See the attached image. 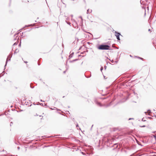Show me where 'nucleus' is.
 I'll return each mask as SVG.
<instances>
[{
	"label": "nucleus",
	"instance_id": "nucleus-16",
	"mask_svg": "<svg viewBox=\"0 0 156 156\" xmlns=\"http://www.w3.org/2000/svg\"><path fill=\"white\" fill-rule=\"evenodd\" d=\"M76 127H77V128H78V127H79V126H78V124H77V125H76Z\"/></svg>",
	"mask_w": 156,
	"mask_h": 156
},
{
	"label": "nucleus",
	"instance_id": "nucleus-13",
	"mask_svg": "<svg viewBox=\"0 0 156 156\" xmlns=\"http://www.w3.org/2000/svg\"><path fill=\"white\" fill-rule=\"evenodd\" d=\"M17 37H16V39H15V40H16V39H17V40L18 39V38H17Z\"/></svg>",
	"mask_w": 156,
	"mask_h": 156
},
{
	"label": "nucleus",
	"instance_id": "nucleus-21",
	"mask_svg": "<svg viewBox=\"0 0 156 156\" xmlns=\"http://www.w3.org/2000/svg\"><path fill=\"white\" fill-rule=\"evenodd\" d=\"M24 62L26 63H27V61H24Z\"/></svg>",
	"mask_w": 156,
	"mask_h": 156
},
{
	"label": "nucleus",
	"instance_id": "nucleus-7",
	"mask_svg": "<svg viewBox=\"0 0 156 156\" xmlns=\"http://www.w3.org/2000/svg\"><path fill=\"white\" fill-rule=\"evenodd\" d=\"M77 59H75L73 60L72 61H71V62H73L75 61H77Z\"/></svg>",
	"mask_w": 156,
	"mask_h": 156
},
{
	"label": "nucleus",
	"instance_id": "nucleus-3",
	"mask_svg": "<svg viewBox=\"0 0 156 156\" xmlns=\"http://www.w3.org/2000/svg\"><path fill=\"white\" fill-rule=\"evenodd\" d=\"M12 56V54H10L7 57V59H6V64H5V66H6V64L7 63V62L8 61V59L9 58V60H10V58H11Z\"/></svg>",
	"mask_w": 156,
	"mask_h": 156
},
{
	"label": "nucleus",
	"instance_id": "nucleus-15",
	"mask_svg": "<svg viewBox=\"0 0 156 156\" xmlns=\"http://www.w3.org/2000/svg\"><path fill=\"white\" fill-rule=\"evenodd\" d=\"M40 101H41V102H44V101H43V100H40Z\"/></svg>",
	"mask_w": 156,
	"mask_h": 156
},
{
	"label": "nucleus",
	"instance_id": "nucleus-18",
	"mask_svg": "<svg viewBox=\"0 0 156 156\" xmlns=\"http://www.w3.org/2000/svg\"><path fill=\"white\" fill-rule=\"evenodd\" d=\"M70 16H71L72 17H73V15H71Z\"/></svg>",
	"mask_w": 156,
	"mask_h": 156
},
{
	"label": "nucleus",
	"instance_id": "nucleus-17",
	"mask_svg": "<svg viewBox=\"0 0 156 156\" xmlns=\"http://www.w3.org/2000/svg\"><path fill=\"white\" fill-rule=\"evenodd\" d=\"M12 123H13L12 122H11L10 124V125L11 126V124H12Z\"/></svg>",
	"mask_w": 156,
	"mask_h": 156
},
{
	"label": "nucleus",
	"instance_id": "nucleus-22",
	"mask_svg": "<svg viewBox=\"0 0 156 156\" xmlns=\"http://www.w3.org/2000/svg\"><path fill=\"white\" fill-rule=\"evenodd\" d=\"M17 148L18 149V150H19L20 149V147H17Z\"/></svg>",
	"mask_w": 156,
	"mask_h": 156
},
{
	"label": "nucleus",
	"instance_id": "nucleus-29",
	"mask_svg": "<svg viewBox=\"0 0 156 156\" xmlns=\"http://www.w3.org/2000/svg\"><path fill=\"white\" fill-rule=\"evenodd\" d=\"M17 51V49H16V51H15L16 52V51Z\"/></svg>",
	"mask_w": 156,
	"mask_h": 156
},
{
	"label": "nucleus",
	"instance_id": "nucleus-1",
	"mask_svg": "<svg viewBox=\"0 0 156 156\" xmlns=\"http://www.w3.org/2000/svg\"><path fill=\"white\" fill-rule=\"evenodd\" d=\"M110 47L108 45L101 44L98 47V48L99 50H109Z\"/></svg>",
	"mask_w": 156,
	"mask_h": 156
},
{
	"label": "nucleus",
	"instance_id": "nucleus-10",
	"mask_svg": "<svg viewBox=\"0 0 156 156\" xmlns=\"http://www.w3.org/2000/svg\"><path fill=\"white\" fill-rule=\"evenodd\" d=\"M97 105H99V106H101V105H100L101 104H100V103H99V102H98V103H97Z\"/></svg>",
	"mask_w": 156,
	"mask_h": 156
},
{
	"label": "nucleus",
	"instance_id": "nucleus-27",
	"mask_svg": "<svg viewBox=\"0 0 156 156\" xmlns=\"http://www.w3.org/2000/svg\"><path fill=\"white\" fill-rule=\"evenodd\" d=\"M112 62H113V60H112Z\"/></svg>",
	"mask_w": 156,
	"mask_h": 156
},
{
	"label": "nucleus",
	"instance_id": "nucleus-31",
	"mask_svg": "<svg viewBox=\"0 0 156 156\" xmlns=\"http://www.w3.org/2000/svg\"><path fill=\"white\" fill-rule=\"evenodd\" d=\"M45 106H47V105H45Z\"/></svg>",
	"mask_w": 156,
	"mask_h": 156
},
{
	"label": "nucleus",
	"instance_id": "nucleus-20",
	"mask_svg": "<svg viewBox=\"0 0 156 156\" xmlns=\"http://www.w3.org/2000/svg\"><path fill=\"white\" fill-rule=\"evenodd\" d=\"M106 67H106V66H105V69H106Z\"/></svg>",
	"mask_w": 156,
	"mask_h": 156
},
{
	"label": "nucleus",
	"instance_id": "nucleus-12",
	"mask_svg": "<svg viewBox=\"0 0 156 156\" xmlns=\"http://www.w3.org/2000/svg\"><path fill=\"white\" fill-rule=\"evenodd\" d=\"M132 119H133V118H129V120H131Z\"/></svg>",
	"mask_w": 156,
	"mask_h": 156
},
{
	"label": "nucleus",
	"instance_id": "nucleus-6",
	"mask_svg": "<svg viewBox=\"0 0 156 156\" xmlns=\"http://www.w3.org/2000/svg\"><path fill=\"white\" fill-rule=\"evenodd\" d=\"M32 26H33L32 25L30 24V25H26V27H29Z\"/></svg>",
	"mask_w": 156,
	"mask_h": 156
},
{
	"label": "nucleus",
	"instance_id": "nucleus-23",
	"mask_svg": "<svg viewBox=\"0 0 156 156\" xmlns=\"http://www.w3.org/2000/svg\"><path fill=\"white\" fill-rule=\"evenodd\" d=\"M148 31H151V30L150 29H149L148 30Z\"/></svg>",
	"mask_w": 156,
	"mask_h": 156
},
{
	"label": "nucleus",
	"instance_id": "nucleus-25",
	"mask_svg": "<svg viewBox=\"0 0 156 156\" xmlns=\"http://www.w3.org/2000/svg\"><path fill=\"white\" fill-rule=\"evenodd\" d=\"M16 53V51H15L14 52V54H15V53Z\"/></svg>",
	"mask_w": 156,
	"mask_h": 156
},
{
	"label": "nucleus",
	"instance_id": "nucleus-28",
	"mask_svg": "<svg viewBox=\"0 0 156 156\" xmlns=\"http://www.w3.org/2000/svg\"><path fill=\"white\" fill-rule=\"evenodd\" d=\"M65 72H66V71H64V72H63V73H65Z\"/></svg>",
	"mask_w": 156,
	"mask_h": 156
},
{
	"label": "nucleus",
	"instance_id": "nucleus-26",
	"mask_svg": "<svg viewBox=\"0 0 156 156\" xmlns=\"http://www.w3.org/2000/svg\"><path fill=\"white\" fill-rule=\"evenodd\" d=\"M154 137H156V136H155V135H154Z\"/></svg>",
	"mask_w": 156,
	"mask_h": 156
},
{
	"label": "nucleus",
	"instance_id": "nucleus-11",
	"mask_svg": "<svg viewBox=\"0 0 156 156\" xmlns=\"http://www.w3.org/2000/svg\"><path fill=\"white\" fill-rule=\"evenodd\" d=\"M103 69V67H101V70L102 71Z\"/></svg>",
	"mask_w": 156,
	"mask_h": 156
},
{
	"label": "nucleus",
	"instance_id": "nucleus-14",
	"mask_svg": "<svg viewBox=\"0 0 156 156\" xmlns=\"http://www.w3.org/2000/svg\"><path fill=\"white\" fill-rule=\"evenodd\" d=\"M40 105H43V104H42V103H40Z\"/></svg>",
	"mask_w": 156,
	"mask_h": 156
},
{
	"label": "nucleus",
	"instance_id": "nucleus-24",
	"mask_svg": "<svg viewBox=\"0 0 156 156\" xmlns=\"http://www.w3.org/2000/svg\"><path fill=\"white\" fill-rule=\"evenodd\" d=\"M140 59H143L142 58H140V57H139Z\"/></svg>",
	"mask_w": 156,
	"mask_h": 156
},
{
	"label": "nucleus",
	"instance_id": "nucleus-4",
	"mask_svg": "<svg viewBox=\"0 0 156 156\" xmlns=\"http://www.w3.org/2000/svg\"><path fill=\"white\" fill-rule=\"evenodd\" d=\"M92 11V10L91 9L89 10L88 9L87 11V13L88 14L89 13H91Z\"/></svg>",
	"mask_w": 156,
	"mask_h": 156
},
{
	"label": "nucleus",
	"instance_id": "nucleus-5",
	"mask_svg": "<svg viewBox=\"0 0 156 156\" xmlns=\"http://www.w3.org/2000/svg\"><path fill=\"white\" fill-rule=\"evenodd\" d=\"M18 41H17V42H16L15 43H14L13 44V45H17L18 44Z\"/></svg>",
	"mask_w": 156,
	"mask_h": 156
},
{
	"label": "nucleus",
	"instance_id": "nucleus-30",
	"mask_svg": "<svg viewBox=\"0 0 156 156\" xmlns=\"http://www.w3.org/2000/svg\"><path fill=\"white\" fill-rule=\"evenodd\" d=\"M18 51H19V50H17V52H18Z\"/></svg>",
	"mask_w": 156,
	"mask_h": 156
},
{
	"label": "nucleus",
	"instance_id": "nucleus-19",
	"mask_svg": "<svg viewBox=\"0 0 156 156\" xmlns=\"http://www.w3.org/2000/svg\"><path fill=\"white\" fill-rule=\"evenodd\" d=\"M19 46H21V44L20 43V44H19Z\"/></svg>",
	"mask_w": 156,
	"mask_h": 156
},
{
	"label": "nucleus",
	"instance_id": "nucleus-2",
	"mask_svg": "<svg viewBox=\"0 0 156 156\" xmlns=\"http://www.w3.org/2000/svg\"><path fill=\"white\" fill-rule=\"evenodd\" d=\"M120 35V33L117 32H115V35L116 36L117 39V40H120V39L119 38V36Z\"/></svg>",
	"mask_w": 156,
	"mask_h": 156
},
{
	"label": "nucleus",
	"instance_id": "nucleus-9",
	"mask_svg": "<svg viewBox=\"0 0 156 156\" xmlns=\"http://www.w3.org/2000/svg\"><path fill=\"white\" fill-rule=\"evenodd\" d=\"M66 21L67 23V24H69V25L70 26L71 23L70 22H67V21Z\"/></svg>",
	"mask_w": 156,
	"mask_h": 156
},
{
	"label": "nucleus",
	"instance_id": "nucleus-8",
	"mask_svg": "<svg viewBox=\"0 0 156 156\" xmlns=\"http://www.w3.org/2000/svg\"><path fill=\"white\" fill-rule=\"evenodd\" d=\"M150 112H150V110H148L147 111V113H148V115H149V113H150Z\"/></svg>",
	"mask_w": 156,
	"mask_h": 156
}]
</instances>
